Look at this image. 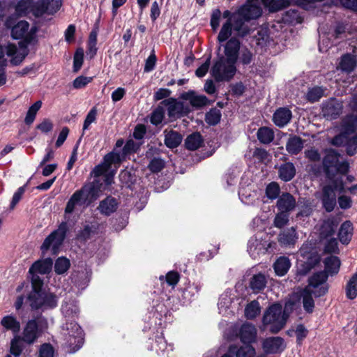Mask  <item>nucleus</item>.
I'll list each match as a JSON object with an SVG mask.
<instances>
[{"instance_id":"obj_1","label":"nucleus","mask_w":357,"mask_h":357,"mask_svg":"<svg viewBox=\"0 0 357 357\" xmlns=\"http://www.w3.org/2000/svg\"><path fill=\"white\" fill-rule=\"evenodd\" d=\"M37 28L29 27V24L25 20L18 22L12 29L11 36L14 39L23 38V41L19 43L22 49L21 51L14 44H9L6 47V53L8 56L11 57L10 62L13 65L20 64L28 54L27 45L33 42L36 39Z\"/></svg>"},{"instance_id":"obj_2","label":"nucleus","mask_w":357,"mask_h":357,"mask_svg":"<svg viewBox=\"0 0 357 357\" xmlns=\"http://www.w3.org/2000/svg\"><path fill=\"white\" fill-rule=\"evenodd\" d=\"M328 290L327 275L324 272L314 273L308 279V285L305 288L303 294V305L304 310L312 313L314 307V302L312 297H320L325 295Z\"/></svg>"},{"instance_id":"obj_3","label":"nucleus","mask_w":357,"mask_h":357,"mask_svg":"<svg viewBox=\"0 0 357 357\" xmlns=\"http://www.w3.org/2000/svg\"><path fill=\"white\" fill-rule=\"evenodd\" d=\"M61 334L63 337L64 344L70 353L77 351L83 344V331L75 321H66L61 326Z\"/></svg>"},{"instance_id":"obj_4","label":"nucleus","mask_w":357,"mask_h":357,"mask_svg":"<svg viewBox=\"0 0 357 357\" xmlns=\"http://www.w3.org/2000/svg\"><path fill=\"white\" fill-rule=\"evenodd\" d=\"M287 315L282 312L280 304L275 303L271 305L264 312L263 324L269 327L272 333H278L286 324Z\"/></svg>"},{"instance_id":"obj_5","label":"nucleus","mask_w":357,"mask_h":357,"mask_svg":"<svg viewBox=\"0 0 357 357\" xmlns=\"http://www.w3.org/2000/svg\"><path fill=\"white\" fill-rule=\"evenodd\" d=\"M236 72V63L230 62L223 55L218 56L211 69V75L216 82H228Z\"/></svg>"},{"instance_id":"obj_6","label":"nucleus","mask_w":357,"mask_h":357,"mask_svg":"<svg viewBox=\"0 0 357 357\" xmlns=\"http://www.w3.org/2000/svg\"><path fill=\"white\" fill-rule=\"evenodd\" d=\"M47 328V321L45 317L40 316L30 319L23 329L21 340L28 344H33Z\"/></svg>"},{"instance_id":"obj_7","label":"nucleus","mask_w":357,"mask_h":357,"mask_svg":"<svg viewBox=\"0 0 357 357\" xmlns=\"http://www.w3.org/2000/svg\"><path fill=\"white\" fill-rule=\"evenodd\" d=\"M68 230V227L67 223L65 222H61L58 229L53 231L45 239L40 247L42 253L45 255L47 250L51 249L52 254H56L59 247L62 245L66 238Z\"/></svg>"},{"instance_id":"obj_8","label":"nucleus","mask_w":357,"mask_h":357,"mask_svg":"<svg viewBox=\"0 0 357 357\" xmlns=\"http://www.w3.org/2000/svg\"><path fill=\"white\" fill-rule=\"evenodd\" d=\"M89 195H91L93 199L98 197V195H95V186L92 183L83 186L72 195L66 204L65 213L70 214L77 207L84 205Z\"/></svg>"},{"instance_id":"obj_9","label":"nucleus","mask_w":357,"mask_h":357,"mask_svg":"<svg viewBox=\"0 0 357 357\" xmlns=\"http://www.w3.org/2000/svg\"><path fill=\"white\" fill-rule=\"evenodd\" d=\"M161 104L167 107V115L171 120H176L187 115L190 112L188 105L175 98H167L161 102Z\"/></svg>"},{"instance_id":"obj_10","label":"nucleus","mask_w":357,"mask_h":357,"mask_svg":"<svg viewBox=\"0 0 357 357\" xmlns=\"http://www.w3.org/2000/svg\"><path fill=\"white\" fill-rule=\"evenodd\" d=\"M275 245V243L252 237L248 241V250L252 258H257L259 255L265 254L269 248Z\"/></svg>"},{"instance_id":"obj_11","label":"nucleus","mask_w":357,"mask_h":357,"mask_svg":"<svg viewBox=\"0 0 357 357\" xmlns=\"http://www.w3.org/2000/svg\"><path fill=\"white\" fill-rule=\"evenodd\" d=\"M342 111V105L335 98H331L322 103L321 112L328 120L337 119Z\"/></svg>"},{"instance_id":"obj_12","label":"nucleus","mask_w":357,"mask_h":357,"mask_svg":"<svg viewBox=\"0 0 357 357\" xmlns=\"http://www.w3.org/2000/svg\"><path fill=\"white\" fill-rule=\"evenodd\" d=\"M339 161V154L333 150L327 151L323 159V167L326 178L332 180L334 178V171Z\"/></svg>"},{"instance_id":"obj_13","label":"nucleus","mask_w":357,"mask_h":357,"mask_svg":"<svg viewBox=\"0 0 357 357\" xmlns=\"http://www.w3.org/2000/svg\"><path fill=\"white\" fill-rule=\"evenodd\" d=\"M241 47V43L238 39L232 37L229 39L224 45L225 58L228 59L230 62L236 63L239 50Z\"/></svg>"},{"instance_id":"obj_14","label":"nucleus","mask_w":357,"mask_h":357,"mask_svg":"<svg viewBox=\"0 0 357 357\" xmlns=\"http://www.w3.org/2000/svg\"><path fill=\"white\" fill-rule=\"evenodd\" d=\"M262 347L266 354H277L284 349L285 344L282 337H271L264 340Z\"/></svg>"},{"instance_id":"obj_15","label":"nucleus","mask_w":357,"mask_h":357,"mask_svg":"<svg viewBox=\"0 0 357 357\" xmlns=\"http://www.w3.org/2000/svg\"><path fill=\"white\" fill-rule=\"evenodd\" d=\"M357 66V56L351 53H346L339 59L337 69L345 73H351Z\"/></svg>"},{"instance_id":"obj_16","label":"nucleus","mask_w":357,"mask_h":357,"mask_svg":"<svg viewBox=\"0 0 357 357\" xmlns=\"http://www.w3.org/2000/svg\"><path fill=\"white\" fill-rule=\"evenodd\" d=\"M231 20V26L236 35L240 37H244L250 33L249 27L245 24L246 20L240 13L236 11L233 13Z\"/></svg>"},{"instance_id":"obj_17","label":"nucleus","mask_w":357,"mask_h":357,"mask_svg":"<svg viewBox=\"0 0 357 357\" xmlns=\"http://www.w3.org/2000/svg\"><path fill=\"white\" fill-rule=\"evenodd\" d=\"M237 11L248 22L259 17L262 14V9L259 2L245 5Z\"/></svg>"},{"instance_id":"obj_18","label":"nucleus","mask_w":357,"mask_h":357,"mask_svg":"<svg viewBox=\"0 0 357 357\" xmlns=\"http://www.w3.org/2000/svg\"><path fill=\"white\" fill-rule=\"evenodd\" d=\"M331 183L326 185L322 189V197H336L335 191L340 193L345 192L344 185L342 178L337 177L330 180Z\"/></svg>"},{"instance_id":"obj_19","label":"nucleus","mask_w":357,"mask_h":357,"mask_svg":"<svg viewBox=\"0 0 357 357\" xmlns=\"http://www.w3.org/2000/svg\"><path fill=\"white\" fill-rule=\"evenodd\" d=\"M238 337L244 344L255 342L257 339V329L255 326L249 323L243 324L239 329Z\"/></svg>"},{"instance_id":"obj_20","label":"nucleus","mask_w":357,"mask_h":357,"mask_svg":"<svg viewBox=\"0 0 357 357\" xmlns=\"http://www.w3.org/2000/svg\"><path fill=\"white\" fill-rule=\"evenodd\" d=\"M181 98L188 100L192 107L197 108L202 107L209 104V100L206 96L197 95L193 91L183 93Z\"/></svg>"},{"instance_id":"obj_21","label":"nucleus","mask_w":357,"mask_h":357,"mask_svg":"<svg viewBox=\"0 0 357 357\" xmlns=\"http://www.w3.org/2000/svg\"><path fill=\"white\" fill-rule=\"evenodd\" d=\"M291 117L292 113L290 109L287 107H280L273 114V121L277 126L282 128L290 122Z\"/></svg>"},{"instance_id":"obj_22","label":"nucleus","mask_w":357,"mask_h":357,"mask_svg":"<svg viewBox=\"0 0 357 357\" xmlns=\"http://www.w3.org/2000/svg\"><path fill=\"white\" fill-rule=\"evenodd\" d=\"M296 206V199L289 193H282L277 201V208L280 211L290 212Z\"/></svg>"},{"instance_id":"obj_23","label":"nucleus","mask_w":357,"mask_h":357,"mask_svg":"<svg viewBox=\"0 0 357 357\" xmlns=\"http://www.w3.org/2000/svg\"><path fill=\"white\" fill-rule=\"evenodd\" d=\"M53 261L51 258H46L42 260H38L34 262L29 268V273H48L52 268Z\"/></svg>"},{"instance_id":"obj_24","label":"nucleus","mask_w":357,"mask_h":357,"mask_svg":"<svg viewBox=\"0 0 357 357\" xmlns=\"http://www.w3.org/2000/svg\"><path fill=\"white\" fill-rule=\"evenodd\" d=\"M324 264L325 269L323 272L326 273L327 278L328 275L333 276L338 273L341 265L339 257L336 256L326 257L324 261Z\"/></svg>"},{"instance_id":"obj_25","label":"nucleus","mask_w":357,"mask_h":357,"mask_svg":"<svg viewBox=\"0 0 357 357\" xmlns=\"http://www.w3.org/2000/svg\"><path fill=\"white\" fill-rule=\"evenodd\" d=\"M165 139L164 142L166 146L169 149H174L180 145L182 142L183 137L178 132L173 130H164Z\"/></svg>"},{"instance_id":"obj_26","label":"nucleus","mask_w":357,"mask_h":357,"mask_svg":"<svg viewBox=\"0 0 357 357\" xmlns=\"http://www.w3.org/2000/svg\"><path fill=\"white\" fill-rule=\"evenodd\" d=\"M231 354H234L236 357H255L256 355L255 349L250 344L237 348L235 345H231L229 348Z\"/></svg>"},{"instance_id":"obj_27","label":"nucleus","mask_w":357,"mask_h":357,"mask_svg":"<svg viewBox=\"0 0 357 357\" xmlns=\"http://www.w3.org/2000/svg\"><path fill=\"white\" fill-rule=\"evenodd\" d=\"M1 325L6 331H10L14 334H17L20 331V322L13 314L4 316L1 319Z\"/></svg>"},{"instance_id":"obj_28","label":"nucleus","mask_w":357,"mask_h":357,"mask_svg":"<svg viewBox=\"0 0 357 357\" xmlns=\"http://www.w3.org/2000/svg\"><path fill=\"white\" fill-rule=\"evenodd\" d=\"M298 239V236L294 227H291L278 235V241L281 245L287 246L294 245Z\"/></svg>"},{"instance_id":"obj_29","label":"nucleus","mask_w":357,"mask_h":357,"mask_svg":"<svg viewBox=\"0 0 357 357\" xmlns=\"http://www.w3.org/2000/svg\"><path fill=\"white\" fill-rule=\"evenodd\" d=\"M353 225L350 221L344 222L340 228L338 237L342 244H348L353 235Z\"/></svg>"},{"instance_id":"obj_30","label":"nucleus","mask_w":357,"mask_h":357,"mask_svg":"<svg viewBox=\"0 0 357 357\" xmlns=\"http://www.w3.org/2000/svg\"><path fill=\"white\" fill-rule=\"evenodd\" d=\"M117 204L116 199L109 196L100 202L98 209L102 214L109 215L116 210Z\"/></svg>"},{"instance_id":"obj_31","label":"nucleus","mask_w":357,"mask_h":357,"mask_svg":"<svg viewBox=\"0 0 357 357\" xmlns=\"http://www.w3.org/2000/svg\"><path fill=\"white\" fill-rule=\"evenodd\" d=\"M264 6L268 10L270 13H275L288 7L290 0H261Z\"/></svg>"},{"instance_id":"obj_32","label":"nucleus","mask_w":357,"mask_h":357,"mask_svg":"<svg viewBox=\"0 0 357 357\" xmlns=\"http://www.w3.org/2000/svg\"><path fill=\"white\" fill-rule=\"evenodd\" d=\"M279 177L284 182L291 181L296 175V168L292 162L282 165L278 170Z\"/></svg>"},{"instance_id":"obj_33","label":"nucleus","mask_w":357,"mask_h":357,"mask_svg":"<svg viewBox=\"0 0 357 357\" xmlns=\"http://www.w3.org/2000/svg\"><path fill=\"white\" fill-rule=\"evenodd\" d=\"M303 148V140L298 136H291L286 144V150L291 155L298 154Z\"/></svg>"},{"instance_id":"obj_34","label":"nucleus","mask_w":357,"mask_h":357,"mask_svg":"<svg viewBox=\"0 0 357 357\" xmlns=\"http://www.w3.org/2000/svg\"><path fill=\"white\" fill-rule=\"evenodd\" d=\"M342 130L347 135L357 130V114H350L345 116L341 124Z\"/></svg>"},{"instance_id":"obj_35","label":"nucleus","mask_w":357,"mask_h":357,"mask_svg":"<svg viewBox=\"0 0 357 357\" xmlns=\"http://www.w3.org/2000/svg\"><path fill=\"white\" fill-rule=\"evenodd\" d=\"M29 305L33 310L43 309L44 301V291L40 290L33 291L28 296Z\"/></svg>"},{"instance_id":"obj_36","label":"nucleus","mask_w":357,"mask_h":357,"mask_svg":"<svg viewBox=\"0 0 357 357\" xmlns=\"http://www.w3.org/2000/svg\"><path fill=\"white\" fill-rule=\"evenodd\" d=\"M291 267V262L287 257H280L274 263L273 268L278 276L284 275Z\"/></svg>"},{"instance_id":"obj_37","label":"nucleus","mask_w":357,"mask_h":357,"mask_svg":"<svg viewBox=\"0 0 357 357\" xmlns=\"http://www.w3.org/2000/svg\"><path fill=\"white\" fill-rule=\"evenodd\" d=\"M345 293L347 298L350 300L357 297V273H354L347 282Z\"/></svg>"},{"instance_id":"obj_38","label":"nucleus","mask_w":357,"mask_h":357,"mask_svg":"<svg viewBox=\"0 0 357 357\" xmlns=\"http://www.w3.org/2000/svg\"><path fill=\"white\" fill-rule=\"evenodd\" d=\"M266 285V279L263 274L255 275L250 282V287L255 293L264 289Z\"/></svg>"},{"instance_id":"obj_39","label":"nucleus","mask_w":357,"mask_h":357,"mask_svg":"<svg viewBox=\"0 0 357 357\" xmlns=\"http://www.w3.org/2000/svg\"><path fill=\"white\" fill-rule=\"evenodd\" d=\"M302 17L296 9H290L282 15V21L290 24H297L302 22Z\"/></svg>"},{"instance_id":"obj_40","label":"nucleus","mask_w":357,"mask_h":357,"mask_svg":"<svg viewBox=\"0 0 357 357\" xmlns=\"http://www.w3.org/2000/svg\"><path fill=\"white\" fill-rule=\"evenodd\" d=\"M325 91L326 89L322 86H314L308 89L306 98L310 102L319 101L322 97L326 96Z\"/></svg>"},{"instance_id":"obj_41","label":"nucleus","mask_w":357,"mask_h":357,"mask_svg":"<svg viewBox=\"0 0 357 357\" xmlns=\"http://www.w3.org/2000/svg\"><path fill=\"white\" fill-rule=\"evenodd\" d=\"M257 139L262 144H270L274 139L273 130L267 127L260 128L257 133Z\"/></svg>"},{"instance_id":"obj_42","label":"nucleus","mask_w":357,"mask_h":357,"mask_svg":"<svg viewBox=\"0 0 357 357\" xmlns=\"http://www.w3.org/2000/svg\"><path fill=\"white\" fill-rule=\"evenodd\" d=\"M202 143V138L199 133L195 132L189 135L185 142L186 149L189 150H196L200 147Z\"/></svg>"},{"instance_id":"obj_43","label":"nucleus","mask_w":357,"mask_h":357,"mask_svg":"<svg viewBox=\"0 0 357 357\" xmlns=\"http://www.w3.org/2000/svg\"><path fill=\"white\" fill-rule=\"evenodd\" d=\"M233 26L231 24V20H227L223 25L218 33V41L219 43L225 42L231 36L232 33Z\"/></svg>"},{"instance_id":"obj_44","label":"nucleus","mask_w":357,"mask_h":357,"mask_svg":"<svg viewBox=\"0 0 357 357\" xmlns=\"http://www.w3.org/2000/svg\"><path fill=\"white\" fill-rule=\"evenodd\" d=\"M61 311L66 318L76 317L79 312V307L77 303L75 302H66L63 303L61 306Z\"/></svg>"},{"instance_id":"obj_45","label":"nucleus","mask_w":357,"mask_h":357,"mask_svg":"<svg viewBox=\"0 0 357 357\" xmlns=\"http://www.w3.org/2000/svg\"><path fill=\"white\" fill-rule=\"evenodd\" d=\"M33 1L31 0H20L15 6L16 13L20 15H26L32 12Z\"/></svg>"},{"instance_id":"obj_46","label":"nucleus","mask_w":357,"mask_h":357,"mask_svg":"<svg viewBox=\"0 0 357 357\" xmlns=\"http://www.w3.org/2000/svg\"><path fill=\"white\" fill-rule=\"evenodd\" d=\"M41 106L42 102L40 100H38L29 108L24 119V122L26 124L30 125L34 121L36 114L40 109Z\"/></svg>"},{"instance_id":"obj_47","label":"nucleus","mask_w":357,"mask_h":357,"mask_svg":"<svg viewBox=\"0 0 357 357\" xmlns=\"http://www.w3.org/2000/svg\"><path fill=\"white\" fill-rule=\"evenodd\" d=\"M48 0H39L35 3L33 2L32 13L36 17L42 16L47 13Z\"/></svg>"},{"instance_id":"obj_48","label":"nucleus","mask_w":357,"mask_h":357,"mask_svg":"<svg viewBox=\"0 0 357 357\" xmlns=\"http://www.w3.org/2000/svg\"><path fill=\"white\" fill-rule=\"evenodd\" d=\"M259 304L256 301H253L248 304L245 309V315L249 319L255 318L259 314Z\"/></svg>"},{"instance_id":"obj_49","label":"nucleus","mask_w":357,"mask_h":357,"mask_svg":"<svg viewBox=\"0 0 357 357\" xmlns=\"http://www.w3.org/2000/svg\"><path fill=\"white\" fill-rule=\"evenodd\" d=\"M221 119V112L216 108H213L206 114L205 121L206 122L211 126L218 124Z\"/></svg>"},{"instance_id":"obj_50","label":"nucleus","mask_w":357,"mask_h":357,"mask_svg":"<svg viewBox=\"0 0 357 357\" xmlns=\"http://www.w3.org/2000/svg\"><path fill=\"white\" fill-rule=\"evenodd\" d=\"M164 116V109L162 107H158L151 113L150 121L153 125L158 126L162 122Z\"/></svg>"},{"instance_id":"obj_51","label":"nucleus","mask_w":357,"mask_h":357,"mask_svg":"<svg viewBox=\"0 0 357 357\" xmlns=\"http://www.w3.org/2000/svg\"><path fill=\"white\" fill-rule=\"evenodd\" d=\"M70 267V261L65 257H59L55 262L54 271L58 274L64 273Z\"/></svg>"},{"instance_id":"obj_52","label":"nucleus","mask_w":357,"mask_h":357,"mask_svg":"<svg viewBox=\"0 0 357 357\" xmlns=\"http://www.w3.org/2000/svg\"><path fill=\"white\" fill-rule=\"evenodd\" d=\"M324 252L327 254H338L339 248H338V242L335 238H331L326 241Z\"/></svg>"},{"instance_id":"obj_53","label":"nucleus","mask_w":357,"mask_h":357,"mask_svg":"<svg viewBox=\"0 0 357 357\" xmlns=\"http://www.w3.org/2000/svg\"><path fill=\"white\" fill-rule=\"evenodd\" d=\"M280 192V188L279 185L275 182L270 183L266 188V195L270 199H276Z\"/></svg>"},{"instance_id":"obj_54","label":"nucleus","mask_w":357,"mask_h":357,"mask_svg":"<svg viewBox=\"0 0 357 357\" xmlns=\"http://www.w3.org/2000/svg\"><path fill=\"white\" fill-rule=\"evenodd\" d=\"M289 222V213L280 211L274 219V226L277 228L284 227Z\"/></svg>"},{"instance_id":"obj_55","label":"nucleus","mask_w":357,"mask_h":357,"mask_svg":"<svg viewBox=\"0 0 357 357\" xmlns=\"http://www.w3.org/2000/svg\"><path fill=\"white\" fill-rule=\"evenodd\" d=\"M57 305V298L52 293L44 291L43 310L54 308Z\"/></svg>"},{"instance_id":"obj_56","label":"nucleus","mask_w":357,"mask_h":357,"mask_svg":"<svg viewBox=\"0 0 357 357\" xmlns=\"http://www.w3.org/2000/svg\"><path fill=\"white\" fill-rule=\"evenodd\" d=\"M346 152L350 156L357 153V133L352 137L347 139Z\"/></svg>"},{"instance_id":"obj_57","label":"nucleus","mask_w":357,"mask_h":357,"mask_svg":"<svg viewBox=\"0 0 357 357\" xmlns=\"http://www.w3.org/2000/svg\"><path fill=\"white\" fill-rule=\"evenodd\" d=\"M84 61V50L82 48L77 50L73 58V70L77 72L80 70Z\"/></svg>"},{"instance_id":"obj_58","label":"nucleus","mask_w":357,"mask_h":357,"mask_svg":"<svg viewBox=\"0 0 357 357\" xmlns=\"http://www.w3.org/2000/svg\"><path fill=\"white\" fill-rule=\"evenodd\" d=\"M10 351L15 357H17L21 354L22 351V345L20 337H16L11 340Z\"/></svg>"},{"instance_id":"obj_59","label":"nucleus","mask_w":357,"mask_h":357,"mask_svg":"<svg viewBox=\"0 0 357 357\" xmlns=\"http://www.w3.org/2000/svg\"><path fill=\"white\" fill-rule=\"evenodd\" d=\"M165 167V161L160 158H153L149 165L148 167L152 172H160Z\"/></svg>"},{"instance_id":"obj_60","label":"nucleus","mask_w":357,"mask_h":357,"mask_svg":"<svg viewBox=\"0 0 357 357\" xmlns=\"http://www.w3.org/2000/svg\"><path fill=\"white\" fill-rule=\"evenodd\" d=\"M119 162V154L112 152L105 155L102 163L105 164L109 169H110L112 164L118 163Z\"/></svg>"},{"instance_id":"obj_61","label":"nucleus","mask_w":357,"mask_h":357,"mask_svg":"<svg viewBox=\"0 0 357 357\" xmlns=\"http://www.w3.org/2000/svg\"><path fill=\"white\" fill-rule=\"evenodd\" d=\"M222 13L219 9H215L213 10L211 16V26L213 31H216L219 26L221 19Z\"/></svg>"},{"instance_id":"obj_62","label":"nucleus","mask_w":357,"mask_h":357,"mask_svg":"<svg viewBox=\"0 0 357 357\" xmlns=\"http://www.w3.org/2000/svg\"><path fill=\"white\" fill-rule=\"evenodd\" d=\"M305 156L312 162H319L321 160V154L319 151L312 147L305 151Z\"/></svg>"},{"instance_id":"obj_63","label":"nucleus","mask_w":357,"mask_h":357,"mask_svg":"<svg viewBox=\"0 0 357 357\" xmlns=\"http://www.w3.org/2000/svg\"><path fill=\"white\" fill-rule=\"evenodd\" d=\"M139 145L135 142L132 139H129L126 142V144L123 148V154L124 155L135 153L139 149Z\"/></svg>"},{"instance_id":"obj_64","label":"nucleus","mask_w":357,"mask_h":357,"mask_svg":"<svg viewBox=\"0 0 357 357\" xmlns=\"http://www.w3.org/2000/svg\"><path fill=\"white\" fill-rule=\"evenodd\" d=\"M39 357H54V349L50 344H43L39 350Z\"/></svg>"}]
</instances>
